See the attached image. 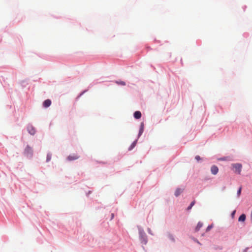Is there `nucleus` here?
Returning <instances> with one entry per match:
<instances>
[{
    "label": "nucleus",
    "instance_id": "nucleus-9",
    "mask_svg": "<svg viewBox=\"0 0 252 252\" xmlns=\"http://www.w3.org/2000/svg\"><path fill=\"white\" fill-rule=\"evenodd\" d=\"M144 131V124L142 123L141 124L140 128L139 131V136H140Z\"/></svg>",
    "mask_w": 252,
    "mask_h": 252
},
{
    "label": "nucleus",
    "instance_id": "nucleus-6",
    "mask_svg": "<svg viewBox=\"0 0 252 252\" xmlns=\"http://www.w3.org/2000/svg\"><path fill=\"white\" fill-rule=\"evenodd\" d=\"M51 104V101L50 99H46L43 102V106L45 108L49 107Z\"/></svg>",
    "mask_w": 252,
    "mask_h": 252
},
{
    "label": "nucleus",
    "instance_id": "nucleus-7",
    "mask_svg": "<svg viewBox=\"0 0 252 252\" xmlns=\"http://www.w3.org/2000/svg\"><path fill=\"white\" fill-rule=\"evenodd\" d=\"M134 117L135 119H138L141 117V113L140 111H135L134 113Z\"/></svg>",
    "mask_w": 252,
    "mask_h": 252
},
{
    "label": "nucleus",
    "instance_id": "nucleus-18",
    "mask_svg": "<svg viewBox=\"0 0 252 252\" xmlns=\"http://www.w3.org/2000/svg\"><path fill=\"white\" fill-rule=\"evenodd\" d=\"M195 159H196L197 161H199L201 159L200 157L199 156H196L195 158Z\"/></svg>",
    "mask_w": 252,
    "mask_h": 252
},
{
    "label": "nucleus",
    "instance_id": "nucleus-2",
    "mask_svg": "<svg viewBox=\"0 0 252 252\" xmlns=\"http://www.w3.org/2000/svg\"><path fill=\"white\" fill-rule=\"evenodd\" d=\"M32 153L33 151L32 148L29 146H27L24 151V155L27 157H32Z\"/></svg>",
    "mask_w": 252,
    "mask_h": 252
},
{
    "label": "nucleus",
    "instance_id": "nucleus-15",
    "mask_svg": "<svg viewBox=\"0 0 252 252\" xmlns=\"http://www.w3.org/2000/svg\"><path fill=\"white\" fill-rule=\"evenodd\" d=\"M195 201H193L190 204V205L188 207V210H190L192 208V207L194 205Z\"/></svg>",
    "mask_w": 252,
    "mask_h": 252
},
{
    "label": "nucleus",
    "instance_id": "nucleus-19",
    "mask_svg": "<svg viewBox=\"0 0 252 252\" xmlns=\"http://www.w3.org/2000/svg\"><path fill=\"white\" fill-rule=\"evenodd\" d=\"M169 237L170 239H171L173 241H174V239L172 235H169Z\"/></svg>",
    "mask_w": 252,
    "mask_h": 252
},
{
    "label": "nucleus",
    "instance_id": "nucleus-13",
    "mask_svg": "<svg viewBox=\"0 0 252 252\" xmlns=\"http://www.w3.org/2000/svg\"><path fill=\"white\" fill-rule=\"evenodd\" d=\"M116 83L117 84H119V85H122V86H125L126 85V83L124 82V81H116Z\"/></svg>",
    "mask_w": 252,
    "mask_h": 252
},
{
    "label": "nucleus",
    "instance_id": "nucleus-11",
    "mask_svg": "<svg viewBox=\"0 0 252 252\" xmlns=\"http://www.w3.org/2000/svg\"><path fill=\"white\" fill-rule=\"evenodd\" d=\"M202 226H203V223L200 222H199L195 228V231H199V230L200 229L201 227H202Z\"/></svg>",
    "mask_w": 252,
    "mask_h": 252
},
{
    "label": "nucleus",
    "instance_id": "nucleus-3",
    "mask_svg": "<svg viewBox=\"0 0 252 252\" xmlns=\"http://www.w3.org/2000/svg\"><path fill=\"white\" fill-rule=\"evenodd\" d=\"M79 158V156L78 155L73 154L71 155H69L67 157V159L69 161H71V160L77 159L78 158Z\"/></svg>",
    "mask_w": 252,
    "mask_h": 252
},
{
    "label": "nucleus",
    "instance_id": "nucleus-20",
    "mask_svg": "<svg viewBox=\"0 0 252 252\" xmlns=\"http://www.w3.org/2000/svg\"><path fill=\"white\" fill-rule=\"evenodd\" d=\"M235 212H236V211H235V210H234V211L232 212V216H233L234 215V214H235Z\"/></svg>",
    "mask_w": 252,
    "mask_h": 252
},
{
    "label": "nucleus",
    "instance_id": "nucleus-16",
    "mask_svg": "<svg viewBox=\"0 0 252 252\" xmlns=\"http://www.w3.org/2000/svg\"><path fill=\"white\" fill-rule=\"evenodd\" d=\"M241 189H242V188L240 187L238 190L237 191V194H238V196H239L241 194Z\"/></svg>",
    "mask_w": 252,
    "mask_h": 252
},
{
    "label": "nucleus",
    "instance_id": "nucleus-4",
    "mask_svg": "<svg viewBox=\"0 0 252 252\" xmlns=\"http://www.w3.org/2000/svg\"><path fill=\"white\" fill-rule=\"evenodd\" d=\"M211 171L212 174L216 175L219 171L218 167L216 165H213L211 168Z\"/></svg>",
    "mask_w": 252,
    "mask_h": 252
},
{
    "label": "nucleus",
    "instance_id": "nucleus-5",
    "mask_svg": "<svg viewBox=\"0 0 252 252\" xmlns=\"http://www.w3.org/2000/svg\"><path fill=\"white\" fill-rule=\"evenodd\" d=\"M28 131L31 135H34L35 133V129L32 126H29L27 128Z\"/></svg>",
    "mask_w": 252,
    "mask_h": 252
},
{
    "label": "nucleus",
    "instance_id": "nucleus-10",
    "mask_svg": "<svg viewBox=\"0 0 252 252\" xmlns=\"http://www.w3.org/2000/svg\"><path fill=\"white\" fill-rule=\"evenodd\" d=\"M246 220V215L245 214L241 215L239 218V221H244Z\"/></svg>",
    "mask_w": 252,
    "mask_h": 252
},
{
    "label": "nucleus",
    "instance_id": "nucleus-12",
    "mask_svg": "<svg viewBox=\"0 0 252 252\" xmlns=\"http://www.w3.org/2000/svg\"><path fill=\"white\" fill-rule=\"evenodd\" d=\"M136 141H134L132 144L131 145V146H130V147L129 148L128 150H131V149H132L136 145Z\"/></svg>",
    "mask_w": 252,
    "mask_h": 252
},
{
    "label": "nucleus",
    "instance_id": "nucleus-17",
    "mask_svg": "<svg viewBox=\"0 0 252 252\" xmlns=\"http://www.w3.org/2000/svg\"><path fill=\"white\" fill-rule=\"evenodd\" d=\"M212 228V225H209L207 228H206V232H208L209 231L211 228Z\"/></svg>",
    "mask_w": 252,
    "mask_h": 252
},
{
    "label": "nucleus",
    "instance_id": "nucleus-8",
    "mask_svg": "<svg viewBox=\"0 0 252 252\" xmlns=\"http://www.w3.org/2000/svg\"><path fill=\"white\" fill-rule=\"evenodd\" d=\"M183 189L180 188L177 189L175 192V195L176 196H178L183 192Z\"/></svg>",
    "mask_w": 252,
    "mask_h": 252
},
{
    "label": "nucleus",
    "instance_id": "nucleus-1",
    "mask_svg": "<svg viewBox=\"0 0 252 252\" xmlns=\"http://www.w3.org/2000/svg\"><path fill=\"white\" fill-rule=\"evenodd\" d=\"M232 166L234 169V171L238 174H241L242 165L240 163H234L232 164Z\"/></svg>",
    "mask_w": 252,
    "mask_h": 252
},
{
    "label": "nucleus",
    "instance_id": "nucleus-14",
    "mask_svg": "<svg viewBox=\"0 0 252 252\" xmlns=\"http://www.w3.org/2000/svg\"><path fill=\"white\" fill-rule=\"evenodd\" d=\"M51 157H52L51 155L50 154H48L47 156L46 161L47 162L49 161L51 159Z\"/></svg>",
    "mask_w": 252,
    "mask_h": 252
}]
</instances>
